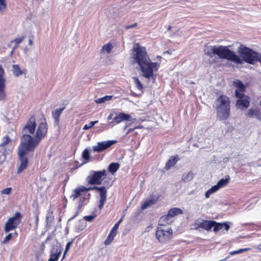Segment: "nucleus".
I'll return each instance as SVG.
<instances>
[{"mask_svg": "<svg viewBox=\"0 0 261 261\" xmlns=\"http://www.w3.org/2000/svg\"><path fill=\"white\" fill-rule=\"evenodd\" d=\"M132 57L133 62L139 66L142 75L146 79L155 81L156 75L154 72L158 71L160 64L151 61L145 48L136 43L132 49Z\"/></svg>", "mask_w": 261, "mask_h": 261, "instance_id": "1", "label": "nucleus"}, {"mask_svg": "<svg viewBox=\"0 0 261 261\" xmlns=\"http://www.w3.org/2000/svg\"><path fill=\"white\" fill-rule=\"evenodd\" d=\"M36 127L35 119L31 118L24 127L23 132L24 133L33 134ZM47 130V125L45 122L40 123L38 126L35 138H33L30 135L24 134L21 138V141L25 143L30 146L35 148L40 140L44 138Z\"/></svg>", "mask_w": 261, "mask_h": 261, "instance_id": "2", "label": "nucleus"}, {"mask_svg": "<svg viewBox=\"0 0 261 261\" xmlns=\"http://www.w3.org/2000/svg\"><path fill=\"white\" fill-rule=\"evenodd\" d=\"M239 54V58L240 63H235L237 64H242L244 62L250 64L254 65L256 60L260 59L261 54L254 51L244 45L241 44L238 48Z\"/></svg>", "mask_w": 261, "mask_h": 261, "instance_id": "3", "label": "nucleus"}, {"mask_svg": "<svg viewBox=\"0 0 261 261\" xmlns=\"http://www.w3.org/2000/svg\"><path fill=\"white\" fill-rule=\"evenodd\" d=\"M233 85L237 88L235 91V95L238 98L236 107L241 110L247 108L250 105V99L243 93L245 90V86L239 80L234 81Z\"/></svg>", "mask_w": 261, "mask_h": 261, "instance_id": "4", "label": "nucleus"}, {"mask_svg": "<svg viewBox=\"0 0 261 261\" xmlns=\"http://www.w3.org/2000/svg\"><path fill=\"white\" fill-rule=\"evenodd\" d=\"M218 118L220 120L227 119L230 114V101L225 95H221L216 101Z\"/></svg>", "mask_w": 261, "mask_h": 261, "instance_id": "5", "label": "nucleus"}, {"mask_svg": "<svg viewBox=\"0 0 261 261\" xmlns=\"http://www.w3.org/2000/svg\"><path fill=\"white\" fill-rule=\"evenodd\" d=\"M216 55L220 59H226L233 63H240L239 55L231 50L228 46L218 45L217 47Z\"/></svg>", "mask_w": 261, "mask_h": 261, "instance_id": "6", "label": "nucleus"}, {"mask_svg": "<svg viewBox=\"0 0 261 261\" xmlns=\"http://www.w3.org/2000/svg\"><path fill=\"white\" fill-rule=\"evenodd\" d=\"M34 149V148L33 147L30 146L28 144H27L25 143H24L22 141L21 142L18 152L20 161V165L17 170L18 173H20L27 168L28 164V159L25 155L28 152V151L33 150Z\"/></svg>", "mask_w": 261, "mask_h": 261, "instance_id": "7", "label": "nucleus"}, {"mask_svg": "<svg viewBox=\"0 0 261 261\" xmlns=\"http://www.w3.org/2000/svg\"><path fill=\"white\" fill-rule=\"evenodd\" d=\"M22 215L19 212H16L14 215L9 218L5 224L4 230L5 232H9L17 227L21 222Z\"/></svg>", "mask_w": 261, "mask_h": 261, "instance_id": "8", "label": "nucleus"}, {"mask_svg": "<svg viewBox=\"0 0 261 261\" xmlns=\"http://www.w3.org/2000/svg\"><path fill=\"white\" fill-rule=\"evenodd\" d=\"M172 229L170 228L166 230L161 227H158L156 228L155 236L160 242L165 244L172 238Z\"/></svg>", "mask_w": 261, "mask_h": 261, "instance_id": "9", "label": "nucleus"}, {"mask_svg": "<svg viewBox=\"0 0 261 261\" xmlns=\"http://www.w3.org/2000/svg\"><path fill=\"white\" fill-rule=\"evenodd\" d=\"M116 141L108 140L102 142H99L96 145L93 146V152H100L107 148H109L112 145L116 143Z\"/></svg>", "mask_w": 261, "mask_h": 261, "instance_id": "10", "label": "nucleus"}, {"mask_svg": "<svg viewBox=\"0 0 261 261\" xmlns=\"http://www.w3.org/2000/svg\"><path fill=\"white\" fill-rule=\"evenodd\" d=\"M122 221V217L119 219V220L117 222L114 226L113 227L112 229H111L109 234L107 237V239L105 240L104 242V244L106 245H108L111 244V243L114 240V237L116 235L117 233V230L119 228V226Z\"/></svg>", "mask_w": 261, "mask_h": 261, "instance_id": "11", "label": "nucleus"}, {"mask_svg": "<svg viewBox=\"0 0 261 261\" xmlns=\"http://www.w3.org/2000/svg\"><path fill=\"white\" fill-rule=\"evenodd\" d=\"M160 196L156 193H152L148 198L142 203L141 208L145 210L151 205L155 204L159 199Z\"/></svg>", "mask_w": 261, "mask_h": 261, "instance_id": "12", "label": "nucleus"}, {"mask_svg": "<svg viewBox=\"0 0 261 261\" xmlns=\"http://www.w3.org/2000/svg\"><path fill=\"white\" fill-rule=\"evenodd\" d=\"M93 188H94V190H98L99 191L100 200L98 207L99 210H101L107 200V189L106 187L103 186L101 187L94 186Z\"/></svg>", "mask_w": 261, "mask_h": 261, "instance_id": "13", "label": "nucleus"}, {"mask_svg": "<svg viewBox=\"0 0 261 261\" xmlns=\"http://www.w3.org/2000/svg\"><path fill=\"white\" fill-rule=\"evenodd\" d=\"M211 221L212 220H203L201 222L196 221L194 223L193 226H194V228L195 229H198L199 228H201L206 231H209L212 228V225H211Z\"/></svg>", "mask_w": 261, "mask_h": 261, "instance_id": "14", "label": "nucleus"}, {"mask_svg": "<svg viewBox=\"0 0 261 261\" xmlns=\"http://www.w3.org/2000/svg\"><path fill=\"white\" fill-rule=\"evenodd\" d=\"M93 187H85V186H82L79 187L77 189H75L72 192V194L70 196V198H72L73 200H74L81 196L82 195V193L87 192L89 191L94 190Z\"/></svg>", "mask_w": 261, "mask_h": 261, "instance_id": "15", "label": "nucleus"}, {"mask_svg": "<svg viewBox=\"0 0 261 261\" xmlns=\"http://www.w3.org/2000/svg\"><path fill=\"white\" fill-rule=\"evenodd\" d=\"M211 225H212V228L214 227L213 230L215 232L219 231L223 227L226 231H228L230 228L229 225L227 222L219 223L214 220H212Z\"/></svg>", "mask_w": 261, "mask_h": 261, "instance_id": "16", "label": "nucleus"}, {"mask_svg": "<svg viewBox=\"0 0 261 261\" xmlns=\"http://www.w3.org/2000/svg\"><path fill=\"white\" fill-rule=\"evenodd\" d=\"M106 172L105 170L100 171H91L87 179H100L102 177L106 176Z\"/></svg>", "mask_w": 261, "mask_h": 261, "instance_id": "17", "label": "nucleus"}, {"mask_svg": "<svg viewBox=\"0 0 261 261\" xmlns=\"http://www.w3.org/2000/svg\"><path fill=\"white\" fill-rule=\"evenodd\" d=\"M61 252L62 249L60 247H57L56 248H53L48 261H57Z\"/></svg>", "mask_w": 261, "mask_h": 261, "instance_id": "18", "label": "nucleus"}, {"mask_svg": "<svg viewBox=\"0 0 261 261\" xmlns=\"http://www.w3.org/2000/svg\"><path fill=\"white\" fill-rule=\"evenodd\" d=\"M173 221L172 218L167 214L163 216L160 218L159 223L161 226H166L171 224Z\"/></svg>", "mask_w": 261, "mask_h": 261, "instance_id": "19", "label": "nucleus"}, {"mask_svg": "<svg viewBox=\"0 0 261 261\" xmlns=\"http://www.w3.org/2000/svg\"><path fill=\"white\" fill-rule=\"evenodd\" d=\"M217 47V45L206 46L204 49V54L212 58L216 55Z\"/></svg>", "mask_w": 261, "mask_h": 261, "instance_id": "20", "label": "nucleus"}, {"mask_svg": "<svg viewBox=\"0 0 261 261\" xmlns=\"http://www.w3.org/2000/svg\"><path fill=\"white\" fill-rule=\"evenodd\" d=\"M246 116L251 118H255L258 120H260V114L259 111L256 109H250L246 113Z\"/></svg>", "mask_w": 261, "mask_h": 261, "instance_id": "21", "label": "nucleus"}, {"mask_svg": "<svg viewBox=\"0 0 261 261\" xmlns=\"http://www.w3.org/2000/svg\"><path fill=\"white\" fill-rule=\"evenodd\" d=\"M183 213L182 211L177 207H173L170 208L168 212V215L171 217V218H173L174 217L177 216L178 215L182 214Z\"/></svg>", "mask_w": 261, "mask_h": 261, "instance_id": "22", "label": "nucleus"}, {"mask_svg": "<svg viewBox=\"0 0 261 261\" xmlns=\"http://www.w3.org/2000/svg\"><path fill=\"white\" fill-rule=\"evenodd\" d=\"M178 160V158L177 156H172L167 162L165 165V169L167 170L169 169L172 167L174 166Z\"/></svg>", "mask_w": 261, "mask_h": 261, "instance_id": "23", "label": "nucleus"}, {"mask_svg": "<svg viewBox=\"0 0 261 261\" xmlns=\"http://www.w3.org/2000/svg\"><path fill=\"white\" fill-rule=\"evenodd\" d=\"M82 157L84 159L83 164H86L90 160V151L88 148L85 149L82 153Z\"/></svg>", "mask_w": 261, "mask_h": 261, "instance_id": "24", "label": "nucleus"}, {"mask_svg": "<svg viewBox=\"0 0 261 261\" xmlns=\"http://www.w3.org/2000/svg\"><path fill=\"white\" fill-rule=\"evenodd\" d=\"M64 109V108L57 109L52 112L53 117L54 118V119L55 120V121L56 122H59V117Z\"/></svg>", "mask_w": 261, "mask_h": 261, "instance_id": "25", "label": "nucleus"}, {"mask_svg": "<svg viewBox=\"0 0 261 261\" xmlns=\"http://www.w3.org/2000/svg\"><path fill=\"white\" fill-rule=\"evenodd\" d=\"M229 180H219L216 185L213 186L211 189L213 190L214 192L217 191L221 187L224 185H226Z\"/></svg>", "mask_w": 261, "mask_h": 261, "instance_id": "26", "label": "nucleus"}, {"mask_svg": "<svg viewBox=\"0 0 261 261\" xmlns=\"http://www.w3.org/2000/svg\"><path fill=\"white\" fill-rule=\"evenodd\" d=\"M5 88L6 83H0V101L4 100L6 97Z\"/></svg>", "mask_w": 261, "mask_h": 261, "instance_id": "27", "label": "nucleus"}, {"mask_svg": "<svg viewBox=\"0 0 261 261\" xmlns=\"http://www.w3.org/2000/svg\"><path fill=\"white\" fill-rule=\"evenodd\" d=\"M119 168V164L117 163H111L108 167L109 172L113 174Z\"/></svg>", "mask_w": 261, "mask_h": 261, "instance_id": "28", "label": "nucleus"}, {"mask_svg": "<svg viewBox=\"0 0 261 261\" xmlns=\"http://www.w3.org/2000/svg\"><path fill=\"white\" fill-rule=\"evenodd\" d=\"M195 177V174L193 171L185 173L182 176V179H192Z\"/></svg>", "mask_w": 261, "mask_h": 261, "instance_id": "29", "label": "nucleus"}, {"mask_svg": "<svg viewBox=\"0 0 261 261\" xmlns=\"http://www.w3.org/2000/svg\"><path fill=\"white\" fill-rule=\"evenodd\" d=\"M112 97L113 96L112 95H107L103 97L97 99L96 100H95V102L97 103H104L107 101L110 100L112 99Z\"/></svg>", "mask_w": 261, "mask_h": 261, "instance_id": "30", "label": "nucleus"}, {"mask_svg": "<svg viewBox=\"0 0 261 261\" xmlns=\"http://www.w3.org/2000/svg\"><path fill=\"white\" fill-rule=\"evenodd\" d=\"M118 114L119 115L121 122L125 120H130L132 119V116L129 114H125L123 113H119Z\"/></svg>", "mask_w": 261, "mask_h": 261, "instance_id": "31", "label": "nucleus"}, {"mask_svg": "<svg viewBox=\"0 0 261 261\" xmlns=\"http://www.w3.org/2000/svg\"><path fill=\"white\" fill-rule=\"evenodd\" d=\"M118 114L119 115L121 122L125 120H130L132 119V116L129 114H125L123 113H119Z\"/></svg>", "mask_w": 261, "mask_h": 261, "instance_id": "32", "label": "nucleus"}, {"mask_svg": "<svg viewBox=\"0 0 261 261\" xmlns=\"http://www.w3.org/2000/svg\"><path fill=\"white\" fill-rule=\"evenodd\" d=\"M13 74L16 76H18L22 74V72L21 71L19 67L17 65H14L13 66Z\"/></svg>", "mask_w": 261, "mask_h": 261, "instance_id": "33", "label": "nucleus"}, {"mask_svg": "<svg viewBox=\"0 0 261 261\" xmlns=\"http://www.w3.org/2000/svg\"><path fill=\"white\" fill-rule=\"evenodd\" d=\"M54 219V217L53 215V211H49L47 214L46 217V222L47 224H48L49 223L52 222V221Z\"/></svg>", "mask_w": 261, "mask_h": 261, "instance_id": "34", "label": "nucleus"}, {"mask_svg": "<svg viewBox=\"0 0 261 261\" xmlns=\"http://www.w3.org/2000/svg\"><path fill=\"white\" fill-rule=\"evenodd\" d=\"M133 79L137 88L140 91L142 90L143 87L139 79L136 77H134Z\"/></svg>", "mask_w": 261, "mask_h": 261, "instance_id": "35", "label": "nucleus"}, {"mask_svg": "<svg viewBox=\"0 0 261 261\" xmlns=\"http://www.w3.org/2000/svg\"><path fill=\"white\" fill-rule=\"evenodd\" d=\"M6 80L5 77V70L2 65H0V83H6Z\"/></svg>", "mask_w": 261, "mask_h": 261, "instance_id": "36", "label": "nucleus"}, {"mask_svg": "<svg viewBox=\"0 0 261 261\" xmlns=\"http://www.w3.org/2000/svg\"><path fill=\"white\" fill-rule=\"evenodd\" d=\"M17 233L15 232V233H10L7 236H6L4 240L2 242V244H6L12 238L13 235H15L16 237L17 236Z\"/></svg>", "mask_w": 261, "mask_h": 261, "instance_id": "37", "label": "nucleus"}, {"mask_svg": "<svg viewBox=\"0 0 261 261\" xmlns=\"http://www.w3.org/2000/svg\"><path fill=\"white\" fill-rule=\"evenodd\" d=\"M249 250H250V248H248L240 249H239L238 250H235V251H232L230 252H229V254L230 255H235V254H237L243 253V252L247 251H248Z\"/></svg>", "mask_w": 261, "mask_h": 261, "instance_id": "38", "label": "nucleus"}, {"mask_svg": "<svg viewBox=\"0 0 261 261\" xmlns=\"http://www.w3.org/2000/svg\"><path fill=\"white\" fill-rule=\"evenodd\" d=\"M24 37H22L20 38H16L13 40H12L10 42V44L9 45V46H11V44L13 43H14L15 44V45L14 46H16V48L17 47L19 44H20L22 40L24 39Z\"/></svg>", "mask_w": 261, "mask_h": 261, "instance_id": "39", "label": "nucleus"}, {"mask_svg": "<svg viewBox=\"0 0 261 261\" xmlns=\"http://www.w3.org/2000/svg\"><path fill=\"white\" fill-rule=\"evenodd\" d=\"M112 49V45L110 43H108L103 46L102 51L103 52L110 53Z\"/></svg>", "mask_w": 261, "mask_h": 261, "instance_id": "40", "label": "nucleus"}, {"mask_svg": "<svg viewBox=\"0 0 261 261\" xmlns=\"http://www.w3.org/2000/svg\"><path fill=\"white\" fill-rule=\"evenodd\" d=\"M98 122V121L97 120L91 121L89 123L85 124L83 127V129L85 130L90 129L92 128L95 124L97 123Z\"/></svg>", "mask_w": 261, "mask_h": 261, "instance_id": "41", "label": "nucleus"}, {"mask_svg": "<svg viewBox=\"0 0 261 261\" xmlns=\"http://www.w3.org/2000/svg\"><path fill=\"white\" fill-rule=\"evenodd\" d=\"M120 122H121V121L120 120V117H119V115L118 113V114L115 113V116L114 117V121H110L109 123L117 124V123H119Z\"/></svg>", "mask_w": 261, "mask_h": 261, "instance_id": "42", "label": "nucleus"}, {"mask_svg": "<svg viewBox=\"0 0 261 261\" xmlns=\"http://www.w3.org/2000/svg\"><path fill=\"white\" fill-rule=\"evenodd\" d=\"M6 3L5 0H0V12H2L6 8Z\"/></svg>", "mask_w": 261, "mask_h": 261, "instance_id": "43", "label": "nucleus"}, {"mask_svg": "<svg viewBox=\"0 0 261 261\" xmlns=\"http://www.w3.org/2000/svg\"><path fill=\"white\" fill-rule=\"evenodd\" d=\"M96 217V215H89L86 216L84 217V219L86 221L91 222Z\"/></svg>", "mask_w": 261, "mask_h": 261, "instance_id": "44", "label": "nucleus"}, {"mask_svg": "<svg viewBox=\"0 0 261 261\" xmlns=\"http://www.w3.org/2000/svg\"><path fill=\"white\" fill-rule=\"evenodd\" d=\"M10 141V138L8 137V136H6L3 139V142L1 144V146H5L7 145Z\"/></svg>", "mask_w": 261, "mask_h": 261, "instance_id": "45", "label": "nucleus"}, {"mask_svg": "<svg viewBox=\"0 0 261 261\" xmlns=\"http://www.w3.org/2000/svg\"><path fill=\"white\" fill-rule=\"evenodd\" d=\"M11 192H12V188H5L4 190L1 191V194L9 195L11 193Z\"/></svg>", "mask_w": 261, "mask_h": 261, "instance_id": "46", "label": "nucleus"}, {"mask_svg": "<svg viewBox=\"0 0 261 261\" xmlns=\"http://www.w3.org/2000/svg\"><path fill=\"white\" fill-rule=\"evenodd\" d=\"M102 180H89V183L91 185H100Z\"/></svg>", "mask_w": 261, "mask_h": 261, "instance_id": "47", "label": "nucleus"}, {"mask_svg": "<svg viewBox=\"0 0 261 261\" xmlns=\"http://www.w3.org/2000/svg\"><path fill=\"white\" fill-rule=\"evenodd\" d=\"M115 113L114 112L111 113L108 117V120L110 121L112 120V121H114V117L115 116Z\"/></svg>", "mask_w": 261, "mask_h": 261, "instance_id": "48", "label": "nucleus"}, {"mask_svg": "<svg viewBox=\"0 0 261 261\" xmlns=\"http://www.w3.org/2000/svg\"><path fill=\"white\" fill-rule=\"evenodd\" d=\"M72 241L67 243V244L66 245V248H65V253H66L67 252V251H68V250H69V249L70 248V246L72 244Z\"/></svg>", "mask_w": 261, "mask_h": 261, "instance_id": "49", "label": "nucleus"}, {"mask_svg": "<svg viewBox=\"0 0 261 261\" xmlns=\"http://www.w3.org/2000/svg\"><path fill=\"white\" fill-rule=\"evenodd\" d=\"M212 192H211L210 190H208L205 193V196L206 198H208L210 197V195L212 194Z\"/></svg>", "mask_w": 261, "mask_h": 261, "instance_id": "50", "label": "nucleus"}, {"mask_svg": "<svg viewBox=\"0 0 261 261\" xmlns=\"http://www.w3.org/2000/svg\"><path fill=\"white\" fill-rule=\"evenodd\" d=\"M137 23H134L133 24L127 25L126 27H125V28L126 29H132L137 26Z\"/></svg>", "mask_w": 261, "mask_h": 261, "instance_id": "51", "label": "nucleus"}, {"mask_svg": "<svg viewBox=\"0 0 261 261\" xmlns=\"http://www.w3.org/2000/svg\"><path fill=\"white\" fill-rule=\"evenodd\" d=\"M1 163H2L4 161H5L6 160V155L5 154H2L1 156Z\"/></svg>", "mask_w": 261, "mask_h": 261, "instance_id": "52", "label": "nucleus"}, {"mask_svg": "<svg viewBox=\"0 0 261 261\" xmlns=\"http://www.w3.org/2000/svg\"><path fill=\"white\" fill-rule=\"evenodd\" d=\"M16 48V46H14V47H13V48H12V49L11 51L10 52V56H12V55L13 54V53H14V50H15V49Z\"/></svg>", "mask_w": 261, "mask_h": 261, "instance_id": "53", "label": "nucleus"}, {"mask_svg": "<svg viewBox=\"0 0 261 261\" xmlns=\"http://www.w3.org/2000/svg\"><path fill=\"white\" fill-rule=\"evenodd\" d=\"M135 129V128H130L128 129L127 132V134H128L132 132H133L134 129Z\"/></svg>", "mask_w": 261, "mask_h": 261, "instance_id": "54", "label": "nucleus"}, {"mask_svg": "<svg viewBox=\"0 0 261 261\" xmlns=\"http://www.w3.org/2000/svg\"><path fill=\"white\" fill-rule=\"evenodd\" d=\"M216 59H217V58H216V57H215V59H213V60H212L211 61V60H210V61H209L210 63H211V64H212V63H215V62H216Z\"/></svg>", "mask_w": 261, "mask_h": 261, "instance_id": "55", "label": "nucleus"}, {"mask_svg": "<svg viewBox=\"0 0 261 261\" xmlns=\"http://www.w3.org/2000/svg\"><path fill=\"white\" fill-rule=\"evenodd\" d=\"M33 43V40L31 39H29V45H32Z\"/></svg>", "mask_w": 261, "mask_h": 261, "instance_id": "56", "label": "nucleus"}, {"mask_svg": "<svg viewBox=\"0 0 261 261\" xmlns=\"http://www.w3.org/2000/svg\"><path fill=\"white\" fill-rule=\"evenodd\" d=\"M35 219H36V221L37 223H38V221L39 220L38 213L36 214V215L35 216Z\"/></svg>", "mask_w": 261, "mask_h": 261, "instance_id": "57", "label": "nucleus"}, {"mask_svg": "<svg viewBox=\"0 0 261 261\" xmlns=\"http://www.w3.org/2000/svg\"><path fill=\"white\" fill-rule=\"evenodd\" d=\"M101 125L102 127H103L105 129H106V126L105 124H101Z\"/></svg>", "mask_w": 261, "mask_h": 261, "instance_id": "58", "label": "nucleus"}, {"mask_svg": "<svg viewBox=\"0 0 261 261\" xmlns=\"http://www.w3.org/2000/svg\"><path fill=\"white\" fill-rule=\"evenodd\" d=\"M229 256H227L225 258H224V259H222V260H220V261L226 260L228 258H229Z\"/></svg>", "mask_w": 261, "mask_h": 261, "instance_id": "59", "label": "nucleus"}, {"mask_svg": "<svg viewBox=\"0 0 261 261\" xmlns=\"http://www.w3.org/2000/svg\"><path fill=\"white\" fill-rule=\"evenodd\" d=\"M65 255H66V253H65V252H64V254H63V257H62V259H63L65 258Z\"/></svg>", "mask_w": 261, "mask_h": 261, "instance_id": "60", "label": "nucleus"}, {"mask_svg": "<svg viewBox=\"0 0 261 261\" xmlns=\"http://www.w3.org/2000/svg\"><path fill=\"white\" fill-rule=\"evenodd\" d=\"M209 190L211 191V192H212V193H215V192L213 191V190L212 189H211H211H210Z\"/></svg>", "mask_w": 261, "mask_h": 261, "instance_id": "61", "label": "nucleus"}, {"mask_svg": "<svg viewBox=\"0 0 261 261\" xmlns=\"http://www.w3.org/2000/svg\"><path fill=\"white\" fill-rule=\"evenodd\" d=\"M171 29V26H169L168 28V30H170Z\"/></svg>", "mask_w": 261, "mask_h": 261, "instance_id": "62", "label": "nucleus"}, {"mask_svg": "<svg viewBox=\"0 0 261 261\" xmlns=\"http://www.w3.org/2000/svg\"><path fill=\"white\" fill-rule=\"evenodd\" d=\"M260 246L261 247V244H260ZM260 250H261V248H260Z\"/></svg>", "mask_w": 261, "mask_h": 261, "instance_id": "63", "label": "nucleus"}]
</instances>
